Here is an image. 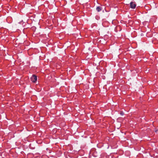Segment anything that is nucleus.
Returning a JSON list of instances; mask_svg holds the SVG:
<instances>
[{"mask_svg":"<svg viewBox=\"0 0 158 158\" xmlns=\"http://www.w3.org/2000/svg\"><path fill=\"white\" fill-rule=\"evenodd\" d=\"M31 81L33 83H35L37 81V77L35 75H33L31 77Z\"/></svg>","mask_w":158,"mask_h":158,"instance_id":"1","label":"nucleus"},{"mask_svg":"<svg viewBox=\"0 0 158 158\" xmlns=\"http://www.w3.org/2000/svg\"><path fill=\"white\" fill-rule=\"evenodd\" d=\"M130 6L132 9H135L136 6V5L135 2H131L130 3Z\"/></svg>","mask_w":158,"mask_h":158,"instance_id":"2","label":"nucleus"},{"mask_svg":"<svg viewBox=\"0 0 158 158\" xmlns=\"http://www.w3.org/2000/svg\"><path fill=\"white\" fill-rule=\"evenodd\" d=\"M96 9L97 11L99 12L102 10V8L100 6H98Z\"/></svg>","mask_w":158,"mask_h":158,"instance_id":"3","label":"nucleus"},{"mask_svg":"<svg viewBox=\"0 0 158 158\" xmlns=\"http://www.w3.org/2000/svg\"><path fill=\"white\" fill-rule=\"evenodd\" d=\"M121 114L122 115H123V113H121Z\"/></svg>","mask_w":158,"mask_h":158,"instance_id":"4","label":"nucleus"},{"mask_svg":"<svg viewBox=\"0 0 158 158\" xmlns=\"http://www.w3.org/2000/svg\"><path fill=\"white\" fill-rule=\"evenodd\" d=\"M157 131L156 130H155V132H156Z\"/></svg>","mask_w":158,"mask_h":158,"instance_id":"5","label":"nucleus"}]
</instances>
